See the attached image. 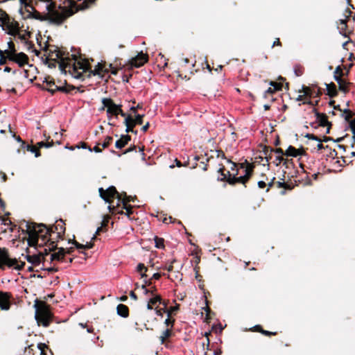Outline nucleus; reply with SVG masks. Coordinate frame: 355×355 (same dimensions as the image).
Listing matches in <instances>:
<instances>
[{"label":"nucleus","mask_w":355,"mask_h":355,"mask_svg":"<svg viewBox=\"0 0 355 355\" xmlns=\"http://www.w3.org/2000/svg\"><path fill=\"white\" fill-rule=\"evenodd\" d=\"M60 69L64 73L69 72L76 79H84V73L89 72L90 64L85 59H78L76 55H69L60 62Z\"/></svg>","instance_id":"1"},{"label":"nucleus","mask_w":355,"mask_h":355,"mask_svg":"<svg viewBox=\"0 0 355 355\" xmlns=\"http://www.w3.org/2000/svg\"><path fill=\"white\" fill-rule=\"evenodd\" d=\"M26 233L28 235V244L35 249L46 248L49 227L43 223L28 222L26 225Z\"/></svg>","instance_id":"2"},{"label":"nucleus","mask_w":355,"mask_h":355,"mask_svg":"<svg viewBox=\"0 0 355 355\" xmlns=\"http://www.w3.org/2000/svg\"><path fill=\"white\" fill-rule=\"evenodd\" d=\"M220 167L218 169V172L220 173L222 178L220 179V181L227 182L230 185H235L236 184H242L246 187V183L252 178L254 173V165L252 163H249L247 160L244 162L239 164L241 168L245 169V174L242 176L237 177L239 173L238 169L235 173H231L230 171H227L226 173L225 168L223 164H219Z\"/></svg>","instance_id":"3"},{"label":"nucleus","mask_w":355,"mask_h":355,"mask_svg":"<svg viewBox=\"0 0 355 355\" xmlns=\"http://www.w3.org/2000/svg\"><path fill=\"white\" fill-rule=\"evenodd\" d=\"M34 306L35 308V320L37 324L49 327L53 318L50 306L44 301L36 300Z\"/></svg>","instance_id":"4"},{"label":"nucleus","mask_w":355,"mask_h":355,"mask_svg":"<svg viewBox=\"0 0 355 355\" xmlns=\"http://www.w3.org/2000/svg\"><path fill=\"white\" fill-rule=\"evenodd\" d=\"M98 193L100 197L106 202H108L110 205H112L111 204L114 198H117L118 200H121V195H119V193L114 186H110L105 190L101 187L98 189Z\"/></svg>","instance_id":"5"},{"label":"nucleus","mask_w":355,"mask_h":355,"mask_svg":"<svg viewBox=\"0 0 355 355\" xmlns=\"http://www.w3.org/2000/svg\"><path fill=\"white\" fill-rule=\"evenodd\" d=\"M353 12L347 8L345 12V19H340L338 22V28L341 35L345 37H349L352 31L348 28L347 21H349Z\"/></svg>","instance_id":"6"},{"label":"nucleus","mask_w":355,"mask_h":355,"mask_svg":"<svg viewBox=\"0 0 355 355\" xmlns=\"http://www.w3.org/2000/svg\"><path fill=\"white\" fill-rule=\"evenodd\" d=\"M148 61V55L142 51L139 53L135 57L131 58L128 64V69H132L134 67L139 68L143 66Z\"/></svg>","instance_id":"7"},{"label":"nucleus","mask_w":355,"mask_h":355,"mask_svg":"<svg viewBox=\"0 0 355 355\" xmlns=\"http://www.w3.org/2000/svg\"><path fill=\"white\" fill-rule=\"evenodd\" d=\"M64 236L58 234L56 231H54L51 228L49 227V234H48V243L46 245L47 251L49 252L55 250L57 249V243L59 239H63Z\"/></svg>","instance_id":"8"},{"label":"nucleus","mask_w":355,"mask_h":355,"mask_svg":"<svg viewBox=\"0 0 355 355\" xmlns=\"http://www.w3.org/2000/svg\"><path fill=\"white\" fill-rule=\"evenodd\" d=\"M122 205L123 207L121 210H119V207L120 206L119 203H117L116 206L109 205L108 209L112 214H125L130 219H131V215L133 214L132 206L127 203H123Z\"/></svg>","instance_id":"9"},{"label":"nucleus","mask_w":355,"mask_h":355,"mask_svg":"<svg viewBox=\"0 0 355 355\" xmlns=\"http://www.w3.org/2000/svg\"><path fill=\"white\" fill-rule=\"evenodd\" d=\"M15 262V260H10L8 249L0 247V269L3 270L6 267L11 268Z\"/></svg>","instance_id":"10"},{"label":"nucleus","mask_w":355,"mask_h":355,"mask_svg":"<svg viewBox=\"0 0 355 355\" xmlns=\"http://www.w3.org/2000/svg\"><path fill=\"white\" fill-rule=\"evenodd\" d=\"M12 295L10 292L0 291V309L8 311L12 306Z\"/></svg>","instance_id":"11"},{"label":"nucleus","mask_w":355,"mask_h":355,"mask_svg":"<svg viewBox=\"0 0 355 355\" xmlns=\"http://www.w3.org/2000/svg\"><path fill=\"white\" fill-rule=\"evenodd\" d=\"M49 252L47 251V248H44L43 251L39 252L38 254H27L26 259L28 262L31 263L33 265L37 266L42 261H44L45 256L48 255Z\"/></svg>","instance_id":"12"},{"label":"nucleus","mask_w":355,"mask_h":355,"mask_svg":"<svg viewBox=\"0 0 355 355\" xmlns=\"http://www.w3.org/2000/svg\"><path fill=\"white\" fill-rule=\"evenodd\" d=\"M103 107L100 109L103 110L106 108L107 117L110 119L112 116L116 115V109L117 105L114 103V101L110 98H103L102 99Z\"/></svg>","instance_id":"13"},{"label":"nucleus","mask_w":355,"mask_h":355,"mask_svg":"<svg viewBox=\"0 0 355 355\" xmlns=\"http://www.w3.org/2000/svg\"><path fill=\"white\" fill-rule=\"evenodd\" d=\"M48 51L49 56H55L54 58H51L50 60L55 61L56 60H60V62H62V60H64L69 53V52L63 51L56 46H49Z\"/></svg>","instance_id":"14"},{"label":"nucleus","mask_w":355,"mask_h":355,"mask_svg":"<svg viewBox=\"0 0 355 355\" xmlns=\"http://www.w3.org/2000/svg\"><path fill=\"white\" fill-rule=\"evenodd\" d=\"M29 58L26 54L23 52L16 53L13 54L12 58H10V61L17 63L19 67H22L28 63Z\"/></svg>","instance_id":"15"},{"label":"nucleus","mask_w":355,"mask_h":355,"mask_svg":"<svg viewBox=\"0 0 355 355\" xmlns=\"http://www.w3.org/2000/svg\"><path fill=\"white\" fill-rule=\"evenodd\" d=\"M109 73V69L106 67V63H98L97 65L95 66L94 69L92 70L91 68L89 69V73L88 74V77H90L92 75L96 76L98 75L101 77H103L105 73Z\"/></svg>","instance_id":"16"},{"label":"nucleus","mask_w":355,"mask_h":355,"mask_svg":"<svg viewBox=\"0 0 355 355\" xmlns=\"http://www.w3.org/2000/svg\"><path fill=\"white\" fill-rule=\"evenodd\" d=\"M4 24L8 29V34L16 37V33L19 31V23L16 21H10L8 18L7 21H4Z\"/></svg>","instance_id":"17"},{"label":"nucleus","mask_w":355,"mask_h":355,"mask_svg":"<svg viewBox=\"0 0 355 355\" xmlns=\"http://www.w3.org/2000/svg\"><path fill=\"white\" fill-rule=\"evenodd\" d=\"M76 89V87L73 85H68L65 81L64 86H55L54 89H48L51 94H54L55 92H61L65 94H71L72 91Z\"/></svg>","instance_id":"18"},{"label":"nucleus","mask_w":355,"mask_h":355,"mask_svg":"<svg viewBox=\"0 0 355 355\" xmlns=\"http://www.w3.org/2000/svg\"><path fill=\"white\" fill-rule=\"evenodd\" d=\"M313 112L316 116L317 121L320 126L326 127L331 123L328 121V117L326 114L319 112L315 108L313 110Z\"/></svg>","instance_id":"19"},{"label":"nucleus","mask_w":355,"mask_h":355,"mask_svg":"<svg viewBox=\"0 0 355 355\" xmlns=\"http://www.w3.org/2000/svg\"><path fill=\"white\" fill-rule=\"evenodd\" d=\"M305 153V150L303 148H295L293 146H289L287 150L285 151V155L288 157H296L299 155H304Z\"/></svg>","instance_id":"20"},{"label":"nucleus","mask_w":355,"mask_h":355,"mask_svg":"<svg viewBox=\"0 0 355 355\" xmlns=\"http://www.w3.org/2000/svg\"><path fill=\"white\" fill-rule=\"evenodd\" d=\"M49 227L53 230L54 231H56L58 234L64 236L66 228L65 223L62 219L57 220L54 225L49 226Z\"/></svg>","instance_id":"21"},{"label":"nucleus","mask_w":355,"mask_h":355,"mask_svg":"<svg viewBox=\"0 0 355 355\" xmlns=\"http://www.w3.org/2000/svg\"><path fill=\"white\" fill-rule=\"evenodd\" d=\"M131 140V136L129 135H122L119 139L115 142V147L118 149L124 148Z\"/></svg>","instance_id":"22"},{"label":"nucleus","mask_w":355,"mask_h":355,"mask_svg":"<svg viewBox=\"0 0 355 355\" xmlns=\"http://www.w3.org/2000/svg\"><path fill=\"white\" fill-rule=\"evenodd\" d=\"M302 92L304 93V94L299 95L297 97L296 101H304L306 98L312 97V89L310 87L303 85L302 91L300 90L299 92Z\"/></svg>","instance_id":"23"},{"label":"nucleus","mask_w":355,"mask_h":355,"mask_svg":"<svg viewBox=\"0 0 355 355\" xmlns=\"http://www.w3.org/2000/svg\"><path fill=\"white\" fill-rule=\"evenodd\" d=\"M58 252L51 254V261H64L65 249L64 248H58Z\"/></svg>","instance_id":"24"},{"label":"nucleus","mask_w":355,"mask_h":355,"mask_svg":"<svg viewBox=\"0 0 355 355\" xmlns=\"http://www.w3.org/2000/svg\"><path fill=\"white\" fill-rule=\"evenodd\" d=\"M325 85L327 87V95L331 98L336 97L338 95L336 85L333 82Z\"/></svg>","instance_id":"25"},{"label":"nucleus","mask_w":355,"mask_h":355,"mask_svg":"<svg viewBox=\"0 0 355 355\" xmlns=\"http://www.w3.org/2000/svg\"><path fill=\"white\" fill-rule=\"evenodd\" d=\"M117 313L123 318H127L129 315L128 307L123 304H120L116 307Z\"/></svg>","instance_id":"26"},{"label":"nucleus","mask_w":355,"mask_h":355,"mask_svg":"<svg viewBox=\"0 0 355 355\" xmlns=\"http://www.w3.org/2000/svg\"><path fill=\"white\" fill-rule=\"evenodd\" d=\"M334 73V80L336 82H340L343 77L345 76L343 67L340 65L336 67Z\"/></svg>","instance_id":"27"},{"label":"nucleus","mask_w":355,"mask_h":355,"mask_svg":"<svg viewBox=\"0 0 355 355\" xmlns=\"http://www.w3.org/2000/svg\"><path fill=\"white\" fill-rule=\"evenodd\" d=\"M338 84V89L344 94H347L349 91V85L352 83L342 78L340 82H337Z\"/></svg>","instance_id":"28"},{"label":"nucleus","mask_w":355,"mask_h":355,"mask_svg":"<svg viewBox=\"0 0 355 355\" xmlns=\"http://www.w3.org/2000/svg\"><path fill=\"white\" fill-rule=\"evenodd\" d=\"M343 114H345L344 118L345 121L349 123V126L351 128V123L355 120V118L354 119H352V118L354 115V113L350 110L345 109L343 111Z\"/></svg>","instance_id":"29"},{"label":"nucleus","mask_w":355,"mask_h":355,"mask_svg":"<svg viewBox=\"0 0 355 355\" xmlns=\"http://www.w3.org/2000/svg\"><path fill=\"white\" fill-rule=\"evenodd\" d=\"M50 137H48L46 141H40L37 144V147L40 148H42L43 147L45 148H50L52 147L54 144V142L53 140L49 141Z\"/></svg>","instance_id":"30"},{"label":"nucleus","mask_w":355,"mask_h":355,"mask_svg":"<svg viewBox=\"0 0 355 355\" xmlns=\"http://www.w3.org/2000/svg\"><path fill=\"white\" fill-rule=\"evenodd\" d=\"M148 302L154 307L159 306V303L162 302V299L160 295H155L150 298Z\"/></svg>","instance_id":"31"},{"label":"nucleus","mask_w":355,"mask_h":355,"mask_svg":"<svg viewBox=\"0 0 355 355\" xmlns=\"http://www.w3.org/2000/svg\"><path fill=\"white\" fill-rule=\"evenodd\" d=\"M37 349L40 351V355H47L46 350H51L47 345L42 343H40L37 345ZM50 352H51V351Z\"/></svg>","instance_id":"32"},{"label":"nucleus","mask_w":355,"mask_h":355,"mask_svg":"<svg viewBox=\"0 0 355 355\" xmlns=\"http://www.w3.org/2000/svg\"><path fill=\"white\" fill-rule=\"evenodd\" d=\"M44 83H46V86L48 87V88L46 89L47 91H48V89H53V86H55V87L56 86V85H55V81H54L53 78H52L50 76H48L47 77H46L44 78Z\"/></svg>","instance_id":"33"},{"label":"nucleus","mask_w":355,"mask_h":355,"mask_svg":"<svg viewBox=\"0 0 355 355\" xmlns=\"http://www.w3.org/2000/svg\"><path fill=\"white\" fill-rule=\"evenodd\" d=\"M180 305L179 304H176L175 306L169 307L166 313L167 316L171 317L172 315H175L176 312L180 309Z\"/></svg>","instance_id":"34"},{"label":"nucleus","mask_w":355,"mask_h":355,"mask_svg":"<svg viewBox=\"0 0 355 355\" xmlns=\"http://www.w3.org/2000/svg\"><path fill=\"white\" fill-rule=\"evenodd\" d=\"M137 268V271L139 272H141V275L142 278L147 277V275L146 274V272H147L148 268L144 266V263H139Z\"/></svg>","instance_id":"35"},{"label":"nucleus","mask_w":355,"mask_h":355,"mask_svg":"<svg viewBox=\"0 0 355 355\" xmlns=\"http://www.w3.org/2000/svg\"><path fill=\"white\" fill-rule=\"evenodd\" d=\"M10 260L15 261V263L13 264V266L11 268H13L14 269H15L17 270H22L25 266V262L21 261L20 263H18V261L15 258L12 259L10 257Z\"/></svg>","instance_id":"36"},{"label":"nucleus","mask_w":355,"mask_h":355,"mask_svg":"<svg viewBox=\"0 0 355 355\" xmlns=\"http://www.w3.org/2000/svg\"><path fill=\"white\" fill-rule=\"evenodd\" d=\"M155 247L157 248H164V239L163 238H160L158 236H155Z\"/></svg>","instance_id":"37"},{"label":"nucleus","mask_w":355,"mask_h":355,"mask_svg":"<svg viewBox=\"0 0 355 355\" xmlns=\"http://www.w3.org/2000/svg\"><path fill=\"white\" fill-rule=\"evenodd\" d=\"M27 150L32 153H34L36 157H38L41 155L40 150L37 146L27 145Z\"/></svg>","instance_id":"38"},{"label":"nucleus","mask_w":355,"mask_h":355,"mask_svg":"<svg viewBox=\"0 0 355 355\" xmlns=\"http://www.w3.org/2000/svg\"><path fill=\"white\" fill-rule=\"evenodd\" d=\"M304 71V67L300 64H295L294 66V72L297 76H301Z\"/></svg>","instance_id":"39"},{"label":"nucleus","mask_w":355,"mask_h":355,"mask_svg":"<svg viewBox=\"0 0 355 355\" xmlns=\"http://www.w3.org/2000/svg\"><path fill=\"white\" fill-rule=\"evenodd\" d=\"M113 138L111 136H107L101 144L103 148H107L112 143Z\"/></svg>","instance_id":"40"},{"label":"nucleus","mask_w":355,"mask_h":355,"mask_svg":"<svg viewBox=\"0 0 355 355\" xmlns=\"http://www.w3.org/2000/svg\"><path fill=\"white\" fill-rule=\"evenodd\" d=\"M135 123V119H133V117L131 115H128L125 117V121H124V123L125 125H130L132 127H135L136 123Z\"/></svg>","instance_id":"41"},{"label":"nucleus","mask_w":355,"mask_h":355,"mask_svg":"<svg viewBox=\"0 0 355 355\" xmlns=\"http://www.w3.org/2000/svg\"><path fill=\"white\" fill-rule=\"evenodd\" d=\"M175 322V320L171 316V317H168L165 320L164 324H166V327H168V329H173Z\"/></svg>","instance_id":"42"},{"label":"nucleus","mask_w":355,"mask_h":355,"mask_svg":"<svg viewBox=\"0 0 355 355\" xmlns=\"http://www.w3.org/2000/svg\"><path fill=\"white\" fill-rule=\"evenodd\" d=\"M276 92V90H273V88L268 87L263 93V98H269L270 96L272 98V94Z\"/></svg>","instance_id":"43"},{"label":"nucleus","mask_w":355,"mask_h":355,"mask_svg":"<svg viewBox=\"0 0 355 355\" xmlns=\"http://www.w3.org/2000/svg\"><path fill=\"white\" fill-rule=\"evenodd\" d=\"M212 158H213V156H211L210 157L206 158V162L201 161L200 162L199 166L201 167L203 171H207V165H208L207 163Z\"/></svg>","instance_id":"44"},{"label":"nucleus","mask_w":355,"mask_h":355,"mask_svg":"<svg viewBox=\"0 0 355 355\" xmlns=\"http://www.w3.org/2000/svg\"><path fill=\"white\" fill-rule=\"evenodd\" d=\"M270 85L273 87V90L280 91L282 89V83L271 81Z\"/></svg>","instance_id":"45"},{"label":"nucleus","mask_w":355,"mask_h":355,"mask_svg":"<svg viewBox=\"0 0 355 355\" xmlns=\"http://www.w3.org/2000/svg\"><path fill=\"white\" fill-rule=\"evenodd\" d=\"M144 115V114H136L135 121L136 125H141L143 123V118Z\"/></svg>","instance_id":"46"},{"label":"nucleus","mask_w":355,"mask_h":355,"mask_svg":"<svg viewBox=\"0 0 355 355\" xmlns=\"http://www.w3.org/2000/svg\"><path fill=\"white\" fill-rule=\"evenodd\" d=\"M263 153L266 155V161L268 162L269 159L272 158V153H270V148L267 146L264 147Z\"/></svg>","instance_id":"47"},{"label":"nucleus","mask_w":355,"mask_h":355,"mask_svg":"<svg viewBox=\"0 0 355 355\" xmlns=\"http://www.w3.org/2000/svg\"><path fill=\"white\" fill-rule=\"evenodd\" d=\"M312 89V97H320L322 94L321 89L317 88V90H315L314 88H311Z\"/></svg>","instance_id":"48"},{"label":"nucleus","mask_w":355,"mask_h":355,"mask_svg":"<svg viewBox=\"0 0 355 355\" xmlns=\"http://www.w3.org/2000/svg\"><path fill=\"white\" fill-rule=\"evenodd\" d=\"M8 50H10L12 54H15L17 53V49H15V45L12 41H10L8 42Z\"/></svg>","instance_id":"49"},{"label":"nucleus","mask_w":355,"mask_h":355,"mask_svg":"<svg viewBox=\"0 0 355 355\" xmlns=\"http://www.w3.org/2000/svg\"><path fill=\"white\" fill-rule=\"evenodd\" d=\"M137 199V197L135 196H128V197H126V198H123L122 199V204L123 203H128L130 202H135V200Z\"/></svg>","instance_id":"50"},{"label":"nucleus","mask_w":355,"mask_h":355,"mask_svg":"<svg viewBox=\"0 0 355 355\" xmlns=\"http://www.w3.org/2000/svg\"><path fill=\"white\" fill-rule=\"evenodd\" d=\"M0 53H2V55H5V57L7 58L9 61H10V58H12L13 55V54L11 53V51L8 49H6L4 51L0 50Z\"/></svg>","instance_id":"51"},{"label":"nucleus","mask_w":355,"mask_h":355,"mask_svg":"<svg viewBox=\"0 0 355 355\" xmlns=\"http://www.w3.org/2000/svg\"><path fill=\"white\" fill-rule=\"evenodd\" d=\"M37 348V347H35L34 345H31L28 347V348L26 349V352L28 354V355H34L35 353H34V351L35 349Z\"/></svg>","instance_id":"52"},{"label":"nucleus","mask_w":355,"mask_h":355,"mask_svg":"<svg viewBox=\"0 0 355 355\" xmlns=\"http://www.w3.org/2000/svg\"><path fill=\"white\" fill-rule=\"evenodd\" d=\"M215 153L217 158H221L223 159H227L224 152L222 150H216Z\"/></svg>","instance_id":"53"},{"label":"nucleus","mask_w":355,"mask_h":355,"mask_svg":"<svg viewBox=\"0 0 355 355\" xmlns=\"http://www.w3.org/2000/svg\"><path fill=\"white\" fill-rule=\"evenodd\" d=\"M69 243H71L73 245H75V247L77 249H83L85 250V245L79 243L78 241H76L75 239L72 240L71 241H69Z\"/></svg>","instance_id":"54"},{"label":"nucleus","mask_w":355,"mask_h":355,"mask_svg":"<svg viewBox=\"0 0 355 355\" xmlns=\"http://www.w3.org/2000/svg\"><path fill=\"white\" fill-rule=\"evenodd\" d=\"M9 131L12 133V137L19 142H21L23 144H25V142L21 139L19 136H17L15 132H13L11 130L10 125H8Z\"/></svg>","instance_id":"55"},{"label":"nucleus","mask_w":355,"mask_h":355,"mask_svg":"<svg viewBox=\"0 0 355 355\" xmlns=\"http://www.w3.org/2000/svg\"><path fill=\"white\" fill-rule=\"evenodd\" d=\"M206 341H207L206 343H202L203 349L205 350L204 355H208L207 351H209L210 349H209V345H210L209 338H207V340Z\"/></svg>","instance_id":"56"},{"label":"nucleus","mask_w":355,"mask_h":355,"mask_svg":"<svg viewBox=\"0 0 355 355\" xmlns=\"http://www.w3.org/2000/svg\"><path fill=\"white\" fill-rule=\"evenodd\" d=\"M162 335L164 336V338H166V339H168V338H170L172 336V329H166L165 331H164L162 332Z\"/></svg>","instance_id":"57"},{"label":"nucleus","mask_w":355,"mask_h":355,"mask_svg":"<svg viewBox=\"0 0 355 355\" xmlns=\"http://www.w3.org/2000/svg\"><path fill=\"white\" fill-rule=\"evenodd\" d=\"M199 269H200V268L198 266H196L195 268H194V271H195V273H196V279L198 282H201L202 277V275H200L199 274Z\"/></svg>","instance_id":"58"},{"label":"nucleus","mask_w":355,"mask_h":355,"mask_svg":"<svg viewBox=\"0 0 355 355\" xmlns=\"http://www.w3.org/2000/svg\"><path fill=\"white\" fill-rule=\"evenodd\" d=\"M306 137L309 139L315 140V141H318L319 142H321V139L319 138L318 137H317L316 135H313V134H307L306 135Z\"/></svg>","instance_id":"59"},{"label":"nucleus","mask_w":355,"mask_h":355,"mask_svg":"<svg viewBox=\"0 0 355 355\" xmlns=\"http://www.w3.org/2000/svg\"><path fill=\"white\" fill-rule=\"evenodd\" d=\"M157 291L155 286H152L150 289H146V294H150L153 296L156 295L155 293Z\"/></svg>","instance_id":"60"},{"label":"nucleus","mask_w":355,"mask_h":355,"mask_svg":"<svg viewBox=\"0 0 355 355\" xmlns=\"http://www.w3.org/2000/svg\"><path fill=\"white\" fill-rule=\"evenodd\" d=\"M261 334L266 336H276L277 334V332L276 331H267V330H264L263 329V331H262V333Z\"/></svg>","instance_id":"61"},{"label":"nucleus","mask_w":355,"mask_h":355,"mask_svg":"<svg viewBox=\"0 0 355 355\" xmlns=\"http://www.w3.org/2000/svg\"><path fill=\"white\" fill-rule=\"evenodd\" d=\"M0 219L1 220L2 223L4 225H12V221L8 218L0 217Z\"/></svg>","instance_id":"62"},{"label":"nucleus","mask_w":355,"mask_h":355,"mask_svg":"<svg viewBox=\"0 0 355 355\" xmlns=\"http://www.w3.org/2000/svg\"><path fill=\"white\" fill-rule=\"evenodd\" d=\"M16 36L22 42H24V43L26 42V40H28L27 37H26V35L25 34H21L19 32H17V33H16Z\"/></svg>","instance_id":"63"},{"label":"nucleus","mask_w":355,"mask_h":355,"mask_svg":"<svg viewBox=\"0 0 355 355\" xmlns=\"http://www.w3.org/2000/svg\"><path fill=\"white\" fill-rule=\"evenodd\" d=\"M284 160V158L279 155V156H277L275 157V159L273 161V163L276 165V166H278L279 164H281V162Z\"/></svg>","instance_id":"64"}]
</instances>
